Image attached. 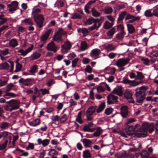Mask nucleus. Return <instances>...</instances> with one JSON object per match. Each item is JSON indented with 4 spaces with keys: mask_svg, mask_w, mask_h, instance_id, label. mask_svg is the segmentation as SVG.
Returning a JSON list of instances; mask_svg holds the SVG:
<instances>
[{
    "mask_svg": "<svg viewBox=\"0 0 158 158\" xmlns=\"http://www.w3.org/2000/svg\"><path fill=\"white\" fill-rule=\"evenodd\" d=\"M94 124L92 122H90L89 123L86 125H85L84 127L83 130H86L87 129H88L89 128V127H92L93 126Z\"/></svg>",
    "mask_w": 158,
    "mask_h": 158,
    "instance_id": "603ef678",
    "label": "nucleus"
},
{
    "mask_svg": "<svg viewBox=\"0 0 158 158\" xmlns=\"http://www.w3.org/2000/svg\"><path fill=\"white\" fill-rule=\"evenodd\" d=\"M101 53L100 50L97 48L94 49L92 50L90 53V56H91L93 55L98 56Z\"/></svg>",
    "mask_w": 158,
    "mask_h": 158,
    "instance_id": "bb28decb",
    "label": "nucleus"
},
{
    "mask_svg": "<svg viewBox=\"0 0 158 158\" xmlns=\"http://www.w3.org/2000/svg\"><path fill=\"white\" fill-rule=\"evenodd\" d=\"M8 123L7 122H3L2 123L0 126V127L1 129L6 128L8 127Z\"/></svg>",
    "mask_w": 158,
    "mask_h": 158,
    "instance_id": "69168bd1",
    "label": "nucleus"
},
{
    "mask_svg": "<svg viewBox=\"0 0 158 158\" xmlns=\"http://www.w3.org/2000/svg\"><path fill=\"white\" fill-rule=\"evenodd\" d=\"M18 2L16 1L12 2L10 4L7 5V6L9 8V10L12 13L13 11L16 10V8L18 6Z\"/></svg>",
    "mask_w": 158,
    "mask_h": 158,
    "instance_id": "0eeeda50",
    "label": "nucleus"
},
{
    "mask_svg": "<svg viewBox=\"0 0 158 158\" xmlns=\"http://www.w3.org/2000/svg\"><path fill=\"white\" fill-rule=\"evenodd\" d=\"M146 95L143 94V95H138L135 96L136 102L139 103H142L145 98Z\"/></svg>",
    "mask_w": 158,
    "mask_h": 158,
    "instance_id": "6ab92c4d",
    "label": "nucleus"
},
{
    "mask_svg": "<svg viewBox=\"0 0 158 158\" xmlns=\"http://www.w3.org/2000/svg\"><path fill=\"white\" fill-rule=\"evenodd\" d=\"M41 91L42 92V94L43 95H44L46 94H49V90L46 89H41L39 90V92Z\"/></svg>",
    "mask_w": 158,
    "mask_h": 158,
    "instance_id": "37998d69",
    "label": "nucleus"
},
{
    "mask_svg": "<svg viewBox=\"0 0 158 158\" xmlns=\"http://www.w3.org/2000/svg\"><path fill=\"white\" fill-rule=\"evenodd\" d=\"M113 11V9L111 7H108L105 9L104 11V12L106 14H111Z\"/></svg>",
    "mask_w": 158,
    "mask_h": 158,
    "instance_id": "8fccbe9b",
    "label": "nucleus"
},
{
    "mask_svg": "<svg viewBox=\"0 0 158 158\" xmlns=\"http://www.w3.org/2000/svg\"><path fill=\"white\" fill-rule=\"evenodd\" d=\"M37 69V66L34 65L31 68V69L29 71L30 73H34L36 72V70Z\"/></svg>",
    "mask_w": 158,
    "mask_h": 158,
    "instance_id": "5fc2aeb1",
    "label": "nucleus"
},
{
    "mask_svg": "<svg viewBox=\"0 0 158 158\" xmlns=\"http://www.w3.org/2000/svg\"><path fill=\"white\" fill-rule=\"evenodd\" d=\"M152 15H153L158 17V5L154 7Z\"/></svg>",
    "mask_w": 158,
    "mask_h": 158,
    "instance_id": "f704fd0d",
    "label": "nucleus"
},
{
    "mask_svg": "<svg viewBox=\"0 0 158 158\" xmlns=\"http://www.w3.org/2000/svg\"><path fill=\"white\" fill-rule=\"evenodd\" d=\"M106 48L108 51H112L115 49V47L112 44H109L106 46Z\"/></svg>",
    "mask_w": 158,
    "mask_h": 158,
    "instance_id": "a18cd8bd",
    "label": "nucleus"
},
{
    "mask_svg": "<svg viewBox=\"0 0 158 158\" xmlns=\"http://www.w3.org/2000/svg\"><path fill=\"white\" fill-rule=\"evenodd\" d=\"M23 21L24 23H25L26 25H32L33 24V22L30 18L25 19H24Z\"/></svg>",
    "mask_w": 158,
    "mask_h": 158,
    "instance_id": "e433bc0d",
    "label": "nucleus"
},
{
    "mask_svg": "<svg viewBox=\"0 0 158 158\" xmlns=\"http://www.w3.org/2000/svg\"><path fill=\"white\" fill-rule=\"evenodd\" d=\"M83 157L84 158H90L91 157V154L89 150H86L83 151Z\"/></svg>",
    "mask_w": 158,
    "mask_h": 158,
    "instance_id": "412c9836",
    "label": "nucleus"
},
{
    "mask_svg": "<svg viewBox=\"0 0 158 158\" xmlns=\"http://www.w3.org/2000/svg\"><path fill=\"white\" fill-rule=\"evenodd\" d=\"M81 32L83 34V36L84 37L88 35V33L89 32L88 29L85 28H82L81 30Z\"/></svg>",
    "mask_w": 158,
    "mask_h": 158,
    "instance_id": "49530a36",
    "label": "nucleus"
},
{
    "mask_svg": "<svg viewBox=\"0 0 158 158\" xmlns=\"http://www.w3.org/2000/svg\"><path fill=\"white\" fill-rule=\"evenodd\" d=\"M124 158H134V155L131 153H125L123 155Z\"/></svg>",
    "mask_w": 158,
    "mask_h": 158,
    "instance_id": "09e8293b",
    "label": "nucleus"
},
{
    "mask_svg": "<svg viewBox=\"0 0 158 158\" xmlns=\"http://www.w3.org/2000/svg\"><path fill=\"white\" fill-rule=\"evenodd\" d=\"M9 44V45L13 48H15L18 45L17 40L14 39L11 40L10 41Z\"/></svg>",
    "mask_w": 158,
    "mask_h": 158,
    "instance_id": "b1692460",
    "label": "nucleus"
},
{
    "mask_svg": "<svg viewBox=\"0 0 158 158\" xmlns=\"http://www.w3.org/2000/svg\"><path fill=\"white\" fill-rule=\"evenodd\" d=\"M120 114L123 118H126L128 115V107L127 106H122L121 108Z\"/></svg>",
    "mask_w": 158,
    "mask_h": 158,
    "instance_id": "6e6552de",
    "label": "nucleus"
},
{
    "mask_svg": "<svg viewBox=\"0 0 158 158\" xmlns=\"http://www.w3.org/2000/svg\"><path fill=\"white\" fill-rule=\"evenodd\" d=\"M158 56V51H154L153 50L150 53L149 56L152 57L153 56L157 57Z\"/></svg>",
    "mask_w": 158,
    "mask_h": 158,
    "instance_id": "79ce46f5",
    "label": "nucleus"
},
{
    "mask_svg": "<svg viewBox=\"0 0 158 158\" xmlns=\"http://www.w3.org/2000/svg\"><path fill=\"white\" fill-rule=\"evenodd\" d=\"M40 120L39 119H35L32 122H30L29 123L30 126L35 127L40 124Z\"/></svg>",
    "mask_w": 158,
    "mask_h": 158,
    "instance_id": "4be33fe9",
    "label": "nucleus"
},
{
    "mask_svg": "<svg viewBox=\"0 0 158 158\" xmlns=\"http://www.w3.org/2000/svg\"><path fill=\"white\" fill-rule=\"evenodd\" d=\"M144 15L146 17H152L153 15L151 11V10H147L144 12Z\"/></svg>",
    "mask_w": 158,
    "mask_h": 158,
    "instance_id": "864d4df0",
    "label": "nucleus"
},
{
    "mask_svg": "<svg viewBox=\"0 0 158 158\" xmlns=\"http://www.w3.org/2000/svg\"><path fill=\"white\" fill-rule=\"evenodd\" d=\"M92 19H93V18L91 16L87 19L86 22L88 23V25H91L94 23L93 20Z\"/></svg>",
    "mask_w": 158,
    "mask_h": 158,
    "instance_id": "338daca9",
    "label": "nucleus"
},
{
    "mask_svg": "<svg viewBox=\"0 0 158 158\" xmlns=\"http://www.w3.org/2000/svg\"><path fill=\"white\" fill-rule=\"evenodd\" d=\"M98 107L97 106H92L89 108L86 111L87 114L89 115H92L96 110V108Z\"/></svg>",
    "mask_w": 158,
    "mask_h": 158,
    "instance_id": "9d476101",
    "label": "nucleus"
},
{
    "mask_svg": "<svg viewBox=\"0 0 158 158\" xmlns=\"http://www.w3.org/2000/svg\"><path fill=\"white\" fill-rule=\"evenodd\" d=\"M34 79L33 78H27L24 79L23 78H21L19 80V83H23V85L27 86H30L33 84Z\"/></svg>",
    "mask_w": 158,
    "mask_h": 158,
    "instance_id": "20e7f679",
    "label": "nucleus"
},
{
    "mask_svg": "<svg viewBox=\"0 0 158 158\" xmlns=\"http://www.w3.org/2000/svg\"><path fill=\"white\" fill-rule=\"evenodd\" d=\"M97 0H94L93 1H90L88 2L85 6V12L88 14H89L90 12L88 10V9L91 8V5L95 2Z\"/></svg>",
    "mask_w": 158,
    "mask_h": 158,
    "instance_id": "f8f14e48",
    "label": "nucleus"
},
{
    "mask_svg": "<svg viewBox=\"0 0 158 158\" xmlns=\"http://www.w3.org/2000/svg\"><path fill=\"white\" fill-rule=\"evenodd\" d=\"M67 119V115L66 114H64L60 118V122L63 123Z\"/></svg>",
    "mask_w": 158,
    "mask_h": 158,
    "instance_id": "c03bdc74",
    "label": "nucleus"
},
{
    "mask_svg": "<svg viewBox=\"0 0 158 158\" xmlns=\"http://www.w3.org/2000/svg\"><path fill=\"white\" fill-rule=\"evenodd\" d=\"M73 19H81V16L78 14L76 13L73 14L72 17Z\"/></svg>",
    "mask_w": 158,
    "mask_h": 158,
    "instance_id": "e2e57ef3",
    "label": "nucleus"
},
{
    "mask_svg": "<svg viewBox=\"0 0 158 158\" xmlns=\"http://www.w3.org/2000/svg\"><path fill=\"white\" fill-rule=\"evenodd\" d=\"M125 33L120 32L116 34L115 37L118 40L122 39Z\"/></svg>",
    "mask_w": 158,
    "mask_h": 158,
    "instance_id": "c9c22d12",
    "label": "nucleus"
},
{
    "mask_svg": "<svg viewBox=\"0 0 158 158\" xmlns=\"http://www.w3.org/2000/svg\"><path fill=\"white\" fill-rule=\"evenodd\" d=\"M127 30L129 33L132 34L135 31V28L133 25L130 24H127Z\"/></svg>",
    "mask_w": 158,
    "mask_h": 158,
    "instance_id": "dca6fc26",
    "label": "nucleus"
},
{
    "mask_svg": "<svg viewBox=\"0 0 158 158\" xmlns=\"http://www.w3.org/2000/svg\"><path fill=\"white\" fill-rule=\"evenodd\" d=\"M52 39L54 41L57 42H60L62 43L64 41L62 38V36L60 35H57L55 33L53 35Z\"/></svg>",
    "mask_w": 158,
    "mask_h": 158,
    "instance_id": "4468645a",
    "label": "nucleus"
},
{
    "mask_svg": "<svg viewBox=\"0 0 158 158\" xmlns=\"http://www.w3.org/2000/svg\"><path fill=\"white\" fill-rule=\"evenodd\" d=\"M33 17L35 22L39 28L42 27L46 24V23H44V18L42 14H36L33 15Z\"/></svg>",
    "mask_w": 158,
    "mask_h": 158,
    "instance_id": "f03ea898",
    "label": "nucleus"
},
{
    "mask_svg": "<svg viewBox=\"0 0 158 158\" xmlns=\"http://www.w3.org/2000/svg\"><path fill=\"white\" fill-rule=\"evenodd\" d=\"M49 142V140L47 139H45L42 141V144L43 146L45 147L48 145Z\"/></svg>",
    "mask_w": 158,
    "mask_h": 158,
    "instance_id": "bf43d9fd",
    "label": "nucleus"
},
{
    "mask_svg": "<svg viewBox=\"0 0 158 158\" xmlns=\"http://www.w3.org/2000/svg\"><path fill=\"white\" fill-rule=\"evenodd\" d=\"M137 76H136L135 79H138L141 80L144 78V77L142 73L140 72L137 71Z\"/></svg>",
    "mask_w": 158,
    "mask_h": 158,
    "instance_id": "c756f323",
    "label": "nucleus"
},
{
    "mask_svg": "<svg viewBox=\"0 0 158 158\" xmlns=\"http://www.w3.org/2000/svg\"><path fill=\"white\" fill-rule=\"evenodd\" d=\"M115 27L114 26L107 32V35L109 37V39H111L113 37V35L115 32Z\"/></svg>",
    "mask_w": 158,
    "mask_h": 158,
    "instance_id": "f3484780",
    "label": "nucleus"
},
{
    "mask_svg": "<svg viewBox=\"0 0 158 158\" xmlns=\"http://www.w3.org/2000/svg\"><path fill=\"white\" fill-rule=\"evenodd\" d=\"M115 26L117 27V31H120V32L125 33L124 31V27L123 24H120Z\"/></svg>",
    "mask_w": 158,
    "mask_h": 158,
    "instance_id": "473e14b6",
    "label": "nucleus"
},
{
    "mask_svg": "<svg viewBox=\"0 0 158 158\" xmlns=\"http://www.w3.org/2000/svg\"><path fill=\"white\" fill-rule=\"evenodd\" d=\"M71 45L69 42H65L64 44L62 45L61 46V51L62 52H64L63 50L66 51L67 49H70L71 48Z\"/></svg>",
    "mask_w": 158,
    "mask_h": 158,
    "instance_id": "2eb2a0df",
    "label": "nucleus"
},
{
    "mask_svg": "<svg viewBox=\"0 0 158 158\" xmlns=\"http://www.w3.org/2000/svg\"><path fill=\"white\" fill-rule=\"evenodd\" d=\"M140 17L139 16H136L131 19V20H129L128 22V23H132L136 21H138L139 20Z\"/></svg>",
    "mask_w": 158,
    "mask_h": 158,
    "instance_id": "6e6d98bb",
    "label": "nucleus"
},
{
    "mask_svg": "<svg viewBox=\"0 0 158 158\" xmlns=\"http://www.w3.org/2000/svg\"><path fill=\"white\" fill-rule=\"evenodd\" d=\"M40 9L39 8H35L33 9L32 13L34 15L36 14H38V13H40Z\"/></svg>",
    "mask_w": 158,
    "mask_h": 158,
    "instance_id": "0e129e2a",
    "label": "nucleus"
},
{
    "mask_svg": "<svg viewBox=\"0 0 158 158\" xmlns=\"http://www.w3.org/2000/svg\"><path fill=\"white\" fill-rule=\"evenodd\" d=\"M106 107L105 103V102H102L98 106L97 109L96 110V112L98 113H100L102 112Z\"/></svg>",
    "mask_w": 158,
    "mask_h": 158,
    "instance_id": "a211bd4d",
    "label": "nucleus"
},
{
    "mask_svg": "<svg viewBox=\"0 0 158 158\" xmlns=\"http://www.w3.org/2000/svg\"><path fill=\"white\" fill-rule=\"evenodd\" d=\"M92 15L94 17H99L101 15L100 12L97 11L94 8H93L91 10Z\"/></svg>",
    "mask_w": 158,
    "mask_h": 158,
    "instance_id": "c85d7f7f",
    "label": "nucleus"
},
{
    "mask_svg": "<svg viewBox=\"0 0 158 158\" xmlns=\"http://www.w3.org/2000/svg\"><path fill=\"white\" fill-rule=\"evenodd\" d=\"M155 127L152 124L149 125L148 123H144L142 124V127L137 129L134 133L135 136L138 138L145 137L147 136L148 132L151 133L154 130Z\"/></svg>",
    "mask_w": 158,
    "mask_h": 158,
    "instance_id": "f257e3e1",
    "label": "nucleus"
},
{
    "mask_svg": "<svg viewBox=\"0 0 158 158\" xmlns=\"http://www.w3.org/2000/svg\"><path fill=\"white\" fill-rule=\"evenodd\" d=\"M40 56L41 54L39 53L36 52H34L31 55V60L37 59L40 58Z\"/></svg>",
    "mask_w": 158,
    "mask_h": 158,
    "instance_id": "cd10ccee",
    "label": "nucleus"
},
{
    "mask_svg": "<svg viewBox=\"0 0 158 158\" xmlns=\"http://www.w3.org/2000/svg\"><path fill=\"white\" fill-rule=\"evenodd\" d=\"M135 81V80H130L127 78H124L123 80L121 81L122 83L124 84H130L131 82H134Z\"/></svg>",
    "mask_w": 158,
    "mask_h": 158,
    "instance_id": "58836bf2",
    "label": "nucleus"
},
{
    "mask_svg": "<svg viewBox=\"0 0 158 158\" xmlns=\"http://www.w3.org/2000/svg\"><path fill=\"white\" fill-rule=\"evenodd\" d=\"M88 44L85 41H82L81 43V48L82 51H84L88 48Z\"/></svg>",
    "mask_w": 158,
    "mask_h": 158,
    "instance_id": "7c9ffc66",
    "label": "nucleus"
},
{
    "mask_svg": "<svg viewBox=\"0 0 158 158\" xmlns=\"http://www.w3.org/2000/svg\"><path fill=\"white\" fill-rule=\"evenodd\" d=\"M78 60L79 59L78 58H76L72 61V67L73 68H74L76 67V64L77 63Z\"/></svg>",
    "mask_w": 158,
    "mask_h": 158,
    "instance_id": "3c124183",
    "label": "nucleus"
},
{
    "mask_svg": "<svg viewBox=\"0 0 158 158\" xmlns=\"http://www.w3.org/2000/svg\"><path fill=\"white\" fill-rule=\"evenodd\" d=\"M124 97L127 99H129L132 96V93L131 90H127L124 94Z\"/></svg>",
    "mask_w": 158,
    "mask_h": 158,
    "instance_id": "aec40b11",
    "label": "nucleus"
},
{
    "mask_svg": "<svg viewBox=\"0 0 158 158\" xmlns=\"http://www.w3.org/2000/svg\"><path fill=\"white\" fill-rule=\"evenodd\" d=\"M85 69L86 72L89 73H91L93 70L92 68L89 65H87Z\"/></svg>",
    "mask_w": 158,
    "mask_h": 158,
    "instance_id": "13d9d810",
    "label": "nucleus"
},
{
    "mask_svg": "<svg viewBox=\"0 0 158 158\" xmlns=\"http://www.w3.org/2000/svg\"><path fill=\"white\" fill-rule=\"evenodd\" d=\"M129 60L130 59L128 57L125 59L123 58H120L116 62V65L118 67L124 66L128 63Z\"/></svg>",
    "mask_w": 158,
    "mask_h": 158,
    "instance_id": "39448f33",
    "label": "nucleus"
},
{
    "mask_svg": "<svg viewBox=\"0 0 158 158\" xmlns=\"http://www.w3.org/2000/svg\"><path fill=\"white\" fill-rule=\"evenodd\" d=\"M9 67V64L6 62L2 63L0 64V70L7 69Z\"/></svg>",
    "mask_w": 158,
    "mask_h": 158,
    "instance_id": "a878e982",
    "label": "nucleus"
},
{
    "mask_svg": "<svg viewBox=\"0 0 158 158\" xmlns=\"http://www.w3.org/2000/svg\"><path fill=\"white\" fill-rule=\"evenodd\" d=\"M14 86V85L12 83H10L7 85L6 87V89L5 92H7L10 91Z\"/></svg>",
    "mask_w": 158,
    "mask_h": 158,
    "instance_id": "a19ab883",
    "label": "nucleus"
},
{
    "mask_svg": "<svg viewBox=\"0 0 158 158\" xmlns=\"http://www.w3.org/2000/svg\"><path fill=\"white\" fill-rule=\"evenodd\" d=\"M6 103L11 108L10 110H17L19 108L20 105V102L18 100L11 99L8 101L6 102Z\"/></svg>",
    "mask_w": 158,
    "mask_h": 158,
    "instance_id": "7ed1b4c3",
    "label": "nucleus"
},
{
    "mask_svg": "<svg viewBox=\"0 0 158 158\" xmlns=\"http://www.w3.org/2000/svg\"><path fill=\"white\" fill-rule=\"evenodd\" d=\"M114 109L111 108H106L105 110L104 113L107 115H109L112 113Z\"/></svg>",
    "mask_w": 158,
    "mask_h": 158,
    "instance_id": "ea45409f",
    "label": "nucleus"
},
{
    "mask_svg": "<svg viewBox=\"0 0 158 158\" xmlns=\"http://www.w3.org/2000/svg\"><path fill=\"white\" fill-rule=\"evenodd\" d=\"M102 130L101 129L100 127H98L97 128V131L94 132L93 134L94 136L95 137H98L99 136L100 134L102 133Z\"/></svg>",
    "mask_w": 158,
    "mask_h": 158,
    "instance_id": "2f4dec72",
    "label": "nucleus"
},
{
    "mask_svg": "<svg viewBox=\"0 0 158 158\" xmlns=\"http://www.w3.org/2000/svg\"><path fill=\"white\" fill-rule=\"evenodd\" d=\"M140 155L141 156L144 158L148 157L149 156V153L146 151H143L141 153Z\"/></svg>",
    "mask_w": 158,
    "mask_h": 158,
    "instance_id": "72a5a7b5",
    "label": "nucleus"
},
{
    "mask_svg": "<svg viewBox=\"0 0 158 158\" xmlns=\"http://www.w3.org/2000/svg\"><path fill=\"white\" fill-rule=\"evenodd\" d=\"M127 15V12L124 11L122 12L121 14H119V16L118 18V21L120 22V21H123L124 18Z\"/></svg>",
    "mask_w": 158,
    "mask_h": 158,
    "instance_id": "393cba45",
    "label": "nucleus"
},
{
    "mask_svg": "<svg viewBox=\"0 0 158 158\" xmlns=\"http://www.w3.org/2000/svg\"><path fill=\"white\" fill-rule=\"evenodd\" d=\"M141 60L143 62V63L144 64L147 66L150 65L149 64L150 60H149L148 58H143L141 59Z\"/></svg>",
    "mask_w": 158,
    "mask_h": 158,
    "instance_id": "de8ad7c7",
    "label": "nucleus"
},
{
    "mask_svg": "<svg viewBox=\"0 0 158 158\" xmlns=\"http://www.w3.org/2000/svg\"><path fill=\"white\" fill-rule=\"evenodd\" d=\"M76 56V54L74 52H73L72 53H70L67 56L68 59L69 60H71L73 58H74Z\"/></svg>",
    "mask_w": 158,
    "mask_h": 158,
    "instance_id": "774afa93",
    "label": "nucleus"
},
{
    "mask_svg": "<svg viewBox=\"0 0 158 158\" xmlns=\"http://www.w3.org/2000/svg\"><path fill=\"white\" fill-rule=\"evenodd\" d=\"M51 31V29H49L45 32L44 34L42 35L40 38L41 41H46Z\"/></svg>",
    "mask_w": 158,
    "mask_h": 158,
    "instance_id": "9b49d317",
    "label": "nucleus"
},
{
    "mask_svg": "<svg viewBox=\"0 0 158 158\" xmlns=\"http://www.w3.org/2000/svg\"><path fill=\"white\" fill-rule=\"evenodd\" d=\"M139 88L142 91L143 94H144V95H146L145 92L148 89V87L146 86L143 85Z\"/></svg>",
    "mask_w": 158,
    "mask_h": 158,
    "instance_id": "4d7b16f0",
    "label": "nucleus"
},
{
    "mask_svg": "<svg viewBox=\"0 0 158 158\" xmlns=\"http://www.w3.org/2000/svg\"><path fill=\"white\" fill-rule=\"evenodd\" d=\"M135 96H138V95H143V93L139 87L137 88L135 90Z\"/></svg>",
    "mask_w": 158,
    "mask_h": 158,
    "instance_id": "4c0bfd02",
    "label": "nucleus"
},
{
    "mask_svg": "<svg viewBox=\"0 0 158 158\" xmlns=\"http://www.w3.org/2000/svg\"><path fill=\"white\" fill-rule=\"evenodd\" d=\"M126 16L125 18V20H127L128 19H131L135 17H136L135 16L133 15L127 13Z\"/></svg>",
    "mask_w": 158,
    "mask_h": 158,
    "instance_id": "680f3d73",
    "label": "nucleus"
},
{
    "mask_svg": "<svg viewBox=\"0 0 158 158\" xmlns=\"http://www.w3.org/2000/svg\"><path fill=\"white\" fill-rule=\"evenodd\" d=\"M83 144L86 148H91V144L92 142L89 139H84L81 140Z\"/></svg>",
    "mask_w": 158,
    "mask_h": 158,
    "instance_id": "ddd939ff",
    "label": "nucleus"
},
{
    "mask_svg": "<svg viewBox=\"0 0 158 158\" xmlns=\"http://www.w3.org/2000/svg\"><path fill=\"white\" fill-rule=\"evenodd\" d=\"M134 128V127L133 125H127L125 129V131L127 135H128L131 136L133 135H135L134 133L137 131V129L135 130L134 132H133Z\"/></svg>",
    "mask_w": 158,
    "mask_h": 158,
    "instance_id": "423d86ee",
    "label": "nucleus"
},
{
    "mask_svg": "<svg viewBox=\"0 0 158 158\" xmlns=\"http://www.w3.org/2000/svg\"><path fill=\"white\" fill-rule=\"evenodd\" d=\"M97 92L99 93L100 92H102L105 91V89L102 86H98L97 88Z\"/></svg>",
    "mask_w": 158,
    "mask_h": 158,
    "instance_id": "052dcab7",
    "label": "nucleus"
},
{
    "mask_svg": "<svg viewBox=\"0 0 158 158\" xmlns=\"http://www.w3.org/2000/svg\"><path fill=\"white\" fill-rule=\"evenodd\" d=\"M114 24L112 23H110L108 21H106L104 23L103 27L106 29H109Z\"/></svg>",
    "mask_w": 158,
    "mask_h": 158,
    "instance_id": "5701e85b",
    "label": "nucleus"
},
{
    "mask_svg": "<svg viewBox=\"0 0 158 158\" xmlns=\"http://www.w3.org/2000/svg\"><path fill=\"white\" fill-rule=\"evenodd\" d=\"M47 49L48 50L52 51L56 53L57 51V47L53 41H52L47 45Z\"/></svg>",
    "mask_w": 158,
    "mask_h": 158,
    "instance_id": "1a4fd4ad",
    "label": "nucleus"
}]
</instances>
